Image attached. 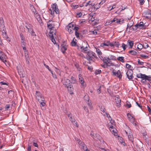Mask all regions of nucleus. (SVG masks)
Returning <instances> with one entry per match:
<instances>
[{
    "mask_svg": "<svg viewBox=\"0 0 151 151\" xmlns=\"http://www.w3.org/2000/svg\"><path fill=\"white\" fill-rule=\"evenodd\" d=\"M62 83L65 87L67 88L68 91L70 92V94H73V87L69 79L64 77L62 78Z\"/></svg>",
    "mask_w": 151,
    "mask_h": 151,
    "instance_id": "nucleus-2",
    "label": "nucleus"
},
{
    "mask_svg": "<svg viewBox=\"0 0 151 151\" xmlns=\"http://www.w3.org/2000/svg\"><path fill=\"white\" fill-rule=\"evenodd\" d=\"M95 53L92 51H90L87 52V54L85 57L88 60H89L90 63V61L94 62V58H95Z\"/></svg>",
    "mask_w": 151,
    "mask_h": 151,
    "instance_id": "nucleus-4",
    "label": "nucleus"
},
{
    "mask_svg": "<svg viewBox=\"0 0 151 151\" xmlns=\"http://www.w3.org/2000/svg\"><path fill=\"white\" fill-rule=\"evenodd\" d=\"M36 97L38 101H45L44 98L43 97L41 93L39 91H36Z\"/></svg>",
    "mask_w": 151,
    "mask_h": 151,
    "instance_id": "nucleus-9",
    "label": "nucleus"
},
{
    "mask_svg": "<svg viewBox=\"0 0 151 151\" xmlns=\"http://www.w3.org/2000/svg\"><path fill=\"white\" fill-rule=\"evenodd\" d=\"M0 27L1 28V31L2 32H6V29L4 25L0 26Z\"/></svg>",
    "mask_w": 151,
    "mask_h": 151,
    "instance_id": "nucleus-29",
    "label": "nucleus"
},
{
    "mask_svg": "<svg viewBox=\"0 0 151 151\" xmlns=\"http://www.w3.org/2000/svg\"><path fill=\"white\" fill-rule=\"evenodd\" d=\"M147 106L148 110L149 112V113L150 114H151V109L150 108V107L149 106Z\"/></svg>",
    "mask_w": 151,
    "mask_h": 151,
    "instance_id": "nucleus-64",
    "label": "nucleus"
},
{
    "mask_svg": "<svg viewBox=\"0 0 151 151\" xmlns=\"http://www.w3.org/2000/svg\"><path fill=\"white\" fill-rule=\"evenodd\" d=\"M117 60L122 63L124 62V58L123 57H118L117 58Z\"/></svg>",
    "mask_w": 151,
    "mask_h": 151,
    "instance_id": "nucleus-26",
    "label": "nucleus"
},
{
    "mask_svg": "<svg viewBox=\"0 0 151 151\" xmlns=\"http://www.w3.org/2000/svg\"><path fill=\"white\" fill-rule=\"evenodd\" d=\"M143 15L147 18H149L151 16V12L147 10L144 12Z\"/></svg>",
    "mask_w": 151,
    "mask_h": 151,
    "instance_id": "nucleus-15",
    "label": "nucleus"
},
{
    "mask_svg": "<svg viewBox=\"0 0 151 151\" xmlns=\"http://www.w3.org/2000/svg\"><path fill=\"white\" fill-rule=\"evenodd\" d=\"M137 77L138 78H142V81L144 80L145 81L146 80L150 81L151 80V76H147L145 74H143L141 73H139L137 75Z\"/></svg>",
    "mask_w": 151,
    "mask_h": 151,
    "instance_id": "nucleus-8",
    "label": "nucleus"
},
{
    "mask_svg": "<svg viewBox=\"0 0 151 151\" xmlns=\"http://www.w3.org/2000/svg\"><path fill=\"white\" fill-rule=\"evenodd\" d=\"M106 2V0H102L100 2L99 4V5H101L104 3Z\"/></svg>",
    "mask_w": 151,
    "mask_h": 151,
    "instance_id": "nucleus-62",
    "label": "nucleus"
},
{
    "mask_svg": "<svg viewBox=\"0 0 151 151\" xmlns=\"http://www.w3.org/2000/svg\"><path fill=\"white\" fill-rule=\"evenodd\" d=\"M71 80L74 81V82H73V83H76V79L74 77H73V76H72L71 78Z\"/></svg>",
    "mask_w": 151,
    "mask_h": 151,
    "instance_id": "nucleus-55",
    "label": "nucleus"
},
{
    "mask_svg": "<svg viewBox=\"0 0 151 151\" xmlns=\"http://www.w3.org/2000/svg\"><path fill=\"white\" fill-rule=\"evenodd\" d=\"M126 67L127 68L129 69L131 68L132 66L129 64L127 63L126 65Z\"/></svg>",
    "mask_w": 151,
    "mask_h": 151,
    "instance_id": "nucleus-60",
    "label": "nucleus"
},
{
    "mask_svg": "<svg viewBox=\"0 0 151 151\" xmlns=\"http://www.w3.org/2000/svg\"><path fill=\"white\" fill-rule=\"evenodd\" d=\"M99 134H93V137H92L94 139H98V137L99 136Z\"/></svg>",
    "mask_w": 151,
    "mask_h": 151,
    "instance_id": "nucleus-37",
    "label": "nucleus"
},
{
    "mask_svg": "<svg viewBox=\"0 0 151 151\" xmlns=\"http://www.w3.org/2000/svg\"><path fill=\"white\" fill-rule=\"evenodd\" d=\"M79 29L78 27H77V28L75 31V35L77 38L79 37V33L78 31V30Z\"/></svg>",
    "mask_w": 151,
    "mask_h": 151,
    "instance_id": "nucleus-27",
    "label": "nucleus"
},
{
    "mask_svg": "<svg viewBox=\"0 0 151 151\" xmlns=\"http://www.w3.org/2000/svg\"><path fill=\"white\" fill-rule=\"evenodd\" d=\"M127 43L128 44V45L129 46V48H132L133 45H134V42H133L132 41H130V40H128L127 41Z\"/></svg>",
    "mask_w": 151,
    "mask_h": 151,
    "instance_id": "nucleus-21",
    "label": "nucleus"
},
{
    "mask_svg": "<svg viewBox=\"0 0 151 151\" xmlns=\"http://www.w3.org/2000/svg\"><path fill=\"white\" fill-rule=\"evenodd\" d=\"M101 70H97L95 71V73L96 74H100L101 73Z\"/></svg>",
    "mask_w": 151,
    "mask_h": 151,
    "instance_id": "nucleus-48",
    "label": "nucleus"
},
{
    "mask_svg": "<svg viewBox=\"0 0 151 151\" xmlns=\"http://www.w3.org/2000/svg\"><path fill=\"white\" fill-rule=\"evenodd\" d=\"M99 5H99V4H96L95 5V6H94V9H98L100 7Z\"/></svg>",
    "mask_w": 151,
    "mask_h": 151,
    "instance_id": "nucleus-46",
    "label": "nucleus"
},
{
    "mask_svg": "<svg viewBox=\"0 0 151 151\" xmlns=\"http://www.w3.org/2000/svg\"><path fill=\"white\" fill-rule=\"evenodd\" d=\"M143 47V45L142 44L139 43L137 45V48L138 49H142Z\"/></svg>",
    "mask_w": 151,
    "mask_h": 151,
    "instance_id": "nucleus-33",
    "label": "nucleus"
},
{
    "mask_svg": "<svg viewBox=\"0 0 151 151\" xmlns=\"http://www.w3.org/2000/svg\"><path fill=\"white\" fill-rule=\"evenodd\" d=\"M126 106H127V108H130L131 107V106L129 102H127L126 105Z\"/></svg>",
    "mask_w": 151,
    "mask_h": 151,
    "instance_id": "nucleus-42",
    "label": "nucleus"
},
{
    "mask_svg": "<svg viewBox=\"0 0 151 151\" xmlns=\"http://www.w3.org/2000/svg\"><path fill=\"white\" fill-rule=\"evenodd\" d=\"M2 35L3 36L4 39L8 41L9 42L10 41V40L9 39V38L7 35L6 31L4 32H2Z\"/></svg>",
    "mask_w": 151,
    "mask_h": 151,
    "instance_id": "nucleus-18",
    "label": "nucleus"
},
{
    "mask_svg": "<svg viewBox=\"0 0 151 151\" xmlns=\"http://www.w3.org/2000/svg\"><path fill=\"white\" fill-rule=\"evenodd\" d=\"M25 40H21V46L22 47L25 46L26 45V43L25 42Z\"/></svg>",
    "mask_w": 151,
    "mask_h": 151,
    "instance_id": "nucleus-40",
    "label": "nucleus"
},
{
    "mask_svg": "<svg viewBox=\"0 0 151 151\" xmlns=\"http://www.w3.org/2000/svg\"><path fill=\"white\" fill-rule=\"evenodd\" d=\"M30 9L32 12L34 13L35 15H36L37 14V13L36 12V10L35 9L34 6L32 5H30Z\"/></svg>",
    "mask_w": 151,
    "mask_h": 151,
    "instance_id": "nucleus-20",
    "label": "nucleus"
},
{
    "mask_svg": "<svg viewBox=\"0 0 151 151\" xmlns=\"http://www.w3.org/2000/svg\"><path fill=\"white\" fill-rule=\"evenodd\" d=\"M0 26H2L4 25V21L3 18L2 17L0 18Z\"/></svg>",
    "mask_w": 151,
    "mask_h": 151,
    "instance_id": "nucleus-38",
    "label": "nucleus"
},
{
    "mask_svg": "<svg viewBox=\"0 0 151 151\" xmlns=\"http://www.w3.org/2000/svg\"><path fill=\"white\" fill-rule=\"evenodd\" d=\"M84 99L86 102L89 100V97L88 96H85L84 97Z\"/></svg>",
    "mask_w": 151,
    "mask_h": 151,
    "instance_id": "nucleus-39",
    "label": "nucleus"
},
{
    "mask_svg": "<svg viewBox=\"0 0 151 151\" xmlns=\"http://www.w3.org/2000/svg\"><path fill=\"white\" fill-rule=\"evenodd\" d=\"M24 52L26 61V63L27 64H29V58L28 55V52L27 51H25V52Z\"/></svg>",
    "mask_w": 151,
    "mask_h": 151,
    "instance_id": "nucleus-17",
    "label": "nucleus"
},
{
    "mask_svg": "<svg viewBox=\"0 0 151 151\" xmlns=\"http://www.w3.org/2000/svg\"><path fill=\"white\" fill-rule=\"evenodd\" d=\"M112 72L114 75L116 76L119 79L122 78V75L121 73V72L119 70H118L117 71L115 72V70H114L112 71Z\"/></svg>",
    "mask_w": 151,
    "mask_h": 151,
    "instance_id": "nucleus-11",
    "label": "nucleus"
},
{
    "mask_svg": "<svg viewBox=\"0 0 151 151\" xmlns=\"http://www.w3.org/2000/svg\"><path fill=\"white\" fill-rule=\"evenodd\" d=\"M111 43L110 42V41H107L106 42H105L101 43L100 46L101 47H104V46H110V44Z\"/></svg>",
    "mask_w": 151,
    "mask_h": 151,
    "instance_id": "nucleus-19",
    "label": "nucleus"
},
{
    "mask_svg": "<svg viewBox=\"0 0 151 151\" xmlns=\"http://www.w3.org/2000/svg\"><path fill=\"white\" fill-rule=\"evenodd\" d=\"M27 150L28 151H31V146L29 145H28V146Z\"/></svg>",
    "mask_w": 151,
    "mask_h": 151,
    "instance_id": "nucleus-63",
    "label": "nucleus"
},
{
    "mask_svg": "<svg viewBox=\"0 0 151 151\" xmlns=\"http://www.w3.org/2000/svg\"><path fill=\"white\" fill-rule=\"evenodd\" d=\"M78 78L79 82L81 83L83 87H85L86 86V83L84 82L83 78L82 76V75L80 74L78 75Z\"/></svg>",
    "mask_w": 151,
    "mask_h": 151,
    "instance_id": "nucleus-13",
    "label": "nucleus"
},
{
    "mask_svg": "<svg viewBox=\"0 0 151 151\" xmlns=\"http://www.w3.org/2000/svg\"><path fill=\"white\" fill-rule=\"evenodd\" d=\"M70 113L69 114H67L68 117H70V121L72 123H73L75 122V119L74 118V117H72L71 116H70Z\"/></svg>",
    "mask_w": 151,
    "mask_h": 151,
    "instance_id": "nucleus-22",
    "label": "nucleus"
},
{
    "mask_svg": "<svg viewBox=\"0 0 151 151\" xmlns=\"http://www.w3.org/2000/svg\"><path fill=\"white\" fill-rule=\"evenodd\" d=\"M51 8L52 9H49L51 15L54 16L55 12L56 14H59L60 13V11L58 8V5L56 3L52 4Z\"/></svg>",
    "mask_w": 151,
    "mask_h": 151,
    "instance_id": "nucleus-3",
    "label": "nucleus"
},
{
    "mask_svg": "<svg viewBox=\"0 0 151 151\" xmlns=\"http://www.w3.org/2000/svg\"><path fill=\"white\" fill-rule=\"evenodd\" d=\"M106 114V115L107 117L110 120V119H111V118L110 117V116L109 114L107 113L106 112H105Z\"/></svg>",
    "mask_w": 151,
    "mask_h": 151,
    "instance_id": "nucleus-59",
    "label": "nucleus"
},
{
    "mask_svg": "<svg viewBox=\"0 0 151 151\" xmlns=\"http://www.w3.org/2000/svg\"><path fill=\"white\" fill-rule=\"evenodd\" d=\"M120 20H119L117 18H114L113 19H112L111 21V22H110V24H111L112 23L115 22V21H116V23H120ZM120 24H121L120 23Z\"/></svg>",
    "mask_w": 151,
    "mask_h": 151,
    "instance_id": "nucleus-23",
    "label": "nucleus"
},
{
    "mask_svg": "<svg viewBox=\"0 0 151 151\" xmlns=\"http://www.w3.org/2000/svg\"><path fill=\"white\" fill-rule=\"evenodd\" d=\"M55 22L52 20H49L47 22V27L50 29L49 32V36L52 41L54 44H56L54 37L56 36V29L55 27Z\"/></svg>",
    "mask_w": 151,
    "mask_h": 151,
    "instance_id": "nucleus-1",
    "label": "nucleus"
},
{
    "mask_svg": "<svg viewBox=\"0 0 151 151\" xmlns=\"http://www.w3.org/2000/svg\"><path fill=\"white\" fill-rule=\"evenodd\" d=\"M96 52L99 55H101L102 54V52H101L100 51V50L98 49L96 50Z\"/></svg>",
    "mask_w": 151,
    "mask_h": 151,
    "instance_id": "nucleus-52",
    "label": "nucleus"
},
{
    "mask_svg": "<svg viewBox=\"0 0 151 151\" xmlns=\"http://www.w3.org/2000/svg\"><path fill=\"white\" fill-rule=\"evenodd\" d=\"M120 45V43L118 41H113L110 44V47H114L115 46L116 47L118 48Z\"/></svg>",
    "mask_w": 151,
    "mask_h": 151,
    "instance_id": "nucleus-14",
    "label": "nucleus"
},
{
    "mask_svg": "<svg viewBox=\"0 0 151 151\" xmlns=\"http://www.w3.org/2000/svg\"><path fill=\"white\" fill-rule=\"evenodd\" d=\"M100 58L103 61L104 63H105V57H104L102 56L101 55H100L99 56Z\"/></svg>",
    "mask_w": 151,
    "mask_h": 151,
    "instance_id": "nucleus-41",
    "label": "nucleus"
},
{
    "mask_svg": "<svg viewBox=\"0 0 151 151\" xmlns=\"http://www.w3.org/2000/svg\"><path fill=\"white\" fill-rule=\"evenodd\" d=\"M139 2V4L140 5H143L145 3V1L144 0H138Z\"/></svg>",
    "mask_w": 151,
    "mask_h": 151,
    "instance_id": "nucleus-54",
    "label": "nucleus"
},
{
    "mask_svg": "<svg viewBox=\"0 0 151 151\" xmlns=\"http://www.w3.org/2000/svg\"><path fill=\"white\" fill-rule=\"evenodd\" d=\"M138 27V25L137 24L134 26L132 28V29L133 31H135L137 29Z\"/></svg>",
    "mask_w": 151,
    "mask_h": 151,
    "instance_id": "nucleus-34",
    "label": "nucleus"
},
{
    "mask_svg": "<svg viewBox=\"0 0 151 151\" xmlns=\"http://www.w3.org/2000/svg\"><path fill=\"white\" fill-rule=\"evenodd\" d=\"M100 109L101 111L104 113L106 111V109L103 106H101Z\"/></svg>",
    "mask_w": 151,
    "mask_h": 151,
    "instance_id": "nucleus-53",
    "label": "nucleus"
},
{
    "mask_svg": "<svg viewBox=\"0 0 151 151\" xmlns=\"http://www.w3.org/2000/svg\"><path fill=\"white\" fill-rule=\"evenodd\" d=\"M44 101H39L40 104V106L41 108L45 106L46 104L44 102Z\"/></svg>",
    "mask_w": 151,
    "mask_h": 151,
    "instance_id": "nucleus-32",
    "label": "nucleus"
},
{
    "mask_svg": "<svg viewBox=\"0 0 151 151\" xmlns=\"http://www.w3.org/2000/svg\"><path fill=\"white\" fill-rule=\"evenodd\" d=\"M62 52L63 53H64L65 50H67V47L65 45H63L61 46V48Z\"/></svg>",
    "mask_w": 151,
    "mask_h": 151,
    "instance_id": "nucleus-28",
    "label": "nucleus"
},
{
    "mask_svg": "<svg viewBox=\"0 0 151 151\" xmlns=\"http://www.w3.org/2000/svg\"><path fill=\"white\" fill-rule=\"evenodd\" d=\"M109 57L111 60H116V59L115 58V56H114L113 55H110Z\"/></svg>",
    "mask_w": 151,
    "mask_h": 151,
    "instance_id": "nucleus-47",
    "label": "nucleus"
},
{
    "mask_svg": "<svg viewBox=\"0 0 151 151\" xmlns=\"http://www.w3.org/2000/svg\"><path fill=\"white\" fill-rule=\"evenodd\" d=\"M88 45V44L87 43H86L85 42H84L82 45V46H81V51L85 53H87V51L88 50V48L87 46H86V47H85L84 46L85 45Z\"/></svg>",
    "mask_w": 151,
    "mask_h": 151,
    "instance_id": "nucleus-12",
    "label": "nucleus"
},
{
    "mask_svg": "<svg viewBox=\"0 0 151 151\" xmlns=\"http://www.w3.org/2000/svg\"><path fill=\"white\" fill-rule=\"evenodd\" d=\"M138 64L139 65H143L144 62H141L139 59H138Z\"/></svg>",
    "mask_w": 151,
    "mask_h": 151,
    "instance_id": "nucleus-49",
    "label": "nucleus"
},
{
    "mask_svg": "<svg viewBox=\"0 0 151 151\" xmlns=\"http://www.w3.org/2000/svg\"><path fill=\"white\" fill-rule=\"evenodd\" d=\"M110 58L109 57H106L105 58V63H106V61L107 62V61H109L110 60Z\"/></svg>",
    "mask_w": 151,
    "mask_h": 151,
    "instance_id": "nucleus-56",
    "label": "nucleus"
},
{
    "mask_svg": "<svg viewBox=\"0 0 151 151\" xmlns=\"http://www.w3.org/2000/svg\"><path fill=\"white\" fill-rule=\"evenodd\" d=\"M35 17L39 23L40 24L42 23V20L41 18H40V16L38 14L37 15H35Z\"/></svg>",
    "mask_w": 151,
    "mask_h": 151,
    "instance_id": "nucleus-25",
    "label": "nucleus"
},
{
    "mask_svg": "<svg viewBox=\"0 0 151 151\" xmlns=\"http://www.w3.org/2000/svg\"><path fill=\"white\" fill-rule=\"evenodd\" d=\"M20 38H21V40H25L24 39V36L23 35V34L22 33H20Z\"/></svg>",
    "mask_w": 151,
    "mask_h": 151,
    "instance_id": "nucleus-50",
    "label": "nucleus"
},
{
    "mask_svg": "<svg viewBox=\"0 0 151 151\" xmlns=\"http://www.w3.org/2000/svg\"><path fill=\"white\" fill-rule=\"evenodd\" d=\"M113 126L109 128V130L111 132H115L114 131V129L113 128Z\"/></svg>",
    "mask_w": 151,
    "mask_h": 151,
    "instance_id": "nucleus-57",
    "label": "nucleus"
},
{
    "mask_svg": "<svg viewBox=\"0 0 151 151\" xmlns=\"http://www.w3.org/2000/svg\"><path fill=\"white\" fill-rule=\"evenodd\" d=\"M127 116H128V118L130 121L131 119L132 118H133V117L130 114H129V113L127 114Z\"/></svg>",
    "mask_w": 151,
    "mask_h": 151,
    "instance_id": "nucleus-45",
    "label": "nucleus"
},
{
    "mask_svg": "<svg viewBox=\"0 0 151 151\" xmlns=\"http://www.w3.org/2000/svg\"><path fill=\"white\" fill-rule=\"evenodd\" d=\"M133 71L131 69H129L127 71L126 73L127 77L130 80L133 79Z\"/></svg>",
    "mask_w": 151,
    "mask_h": 151,
    "instance_id": "nucleus-10",
    "label": "nucleus"
},
{
    "mask_svg": "<svg viewBox=\"0 0 151 151\" xmlns=\"http://www.w3.org/2000/svg\"><path fill=\"white\" fill-rule=\"evenodd\" d=\"M24 25L25 27L28 29V32L30 33L31 35L36 36V35L34 31L33 26L31 24L25 23Z\"/></svg>",
    "mask_w": 151,
    "mask_h": 151,
    "instance_id": "nucleus-6",
    "label": "nucleus"
},
{
    "mask_svg": "<svg viewBox=\"0 0 151 151\" xmlns=\"http://www.w3.org/2000/svg\"><path fill=\"white\" fill-rule=\"evenodd\" d=\"M136 104L139 106L140 109H142V106L141 103H138L137 101L136 102Z\"/></svg>",
    "mask_w": 151,
    "mask_h": 151,
    "instance_id": "nucleus-35",
    "label": "nucleus"
},
{
    "mask_svg": "<svg viewBox=\"0 0 151 151\" xmlns=\"http://www.w3.org/2000/svg\"><path fill=\"white\" fill-rule=\"evenodd\" d=\"M5 56L4 53L2 52H0V58H3V57H5Z\"/></svg>",
    "mask_w": 151,
    "mask_h": 151,
    "instance_id": "nucleus-43",
    "label": "nucleus"
},
{
    "mask_svg": "<svg viewBox=\"0 0 151 151\" xmlns=\"http://www.w3.org/2000/svg\"><path fill=\"white\" fill-rule=\"evenodd\" d=\"M134 22L132 21H130L127 25V29L128 28H131V26L133 25Z\"/></svg>",
    "mask_w": 151,
    "mask_h": 151,
    "instance_id": "nucleus-30",
    "label": "nucleus"
},
{
    "mask_svg": "<svg viewBox=\"0 0 151 151\" xmlns=\"http://www.w3.org/2000/svg\"><path fill=\"white\" fill-rule=\"evenodd\" d=\"M77 27L75 24L71 23L66 26V29L70 34H71L73 32L74 30H75Z\"/></svg>",
    "mask_w": 151,
    "mask_h": 151,
    "instance_id": "nucleus-5",
    "label": "nucleus"
},
{
    "mask_svg": "<svg viewBox=\"0 0 151 151\" xmlns=\"http://www.w3.org/2000/svg\"><path fill=\"white\" fill-rule=\"evenodd\" d=\"M115 102L116 104V106L118 108L121 106L120 102L121 100L120 98L118 97H116L115 98Z\"/></svg>",
    "mask_w": 151,
    "mask_h": 151,
    "instance_id": "nucleus-16",
    "label": "nucleus"
},
{
    "mask_svg": "<svg viewBox=\"0 0 151 151\" xmlns=\"http://www.w3.org/2000/svg\"><path fill=\"white\" fill-rule=\"evenodd\" d=\"M88 19L89 21H90L92 22L94 21L95 20L94 17H93V16L91 14L88 15Z\"/></svg>",
    "mask_w": 151,
    "mask_h": 151,
    "instance_id": "nucleus-24",
    "label": "nucleus"
},
{
    "mask_svg": "<svg viewBox=\"0 0 151 151\" xmlns=\"http://www.w3.org/2000/svg\"><path fill=\"white\" fill-rule=\"evenodd\" d=\"M129 53L132 55H135L137 54V52L133 50H130L129 51Z\"/></svg>",
    "mask_w": 151,
    "mask_h": 151,
    "instance_id": "nucleus-31",
    "label": "nucleus"
},
{
    "mask_svg": "<svg viewBox=\"0 0 151 151\" xmlns=\"http://www.w3.org/2000/svg\"><path fill=\"white\" fill-rule=\"evenodd\" d=\"M0 83L1 84V85H6L7 86L8 85V83H6V82H4L3 81H1L0 82Z\"/></svg>",
    "mask_w": 151,
    "mask_h": 151,
    "instance_id": "nucleus-61",
    "label": "nucleus"
},
{
    "mask_svg": "<svg viewBox=\"0 0 151 151\" xmlns=\"http://www.w3.org/2000/svg\"><path fill=\"white\" fill-rule=\"evenodd\" d=\"M143 47L145 49H146L149 47V45L146 43H145V44H143Z\"/></svg>",
    "mask_w": 151,
    "mask_h": 151,
    "instance_id": "nucleus-58",
    "label": "nucleus"
},
{
    "mask_svg": "<svg viewBox=\"0 0 151 151\" xmlns=\"http://www.w3.org/2000/svg\"><path fill=\"white\" fill-rule=\"evenodd\" d=\"M76 42L73 40L71 42V44L72 46H75L76 45Z\"/></svg>",
    "mask_w": 151,
    "mask_h": 151,
    "instance_id": "nucleus-51",
    "label": "nucleus"
},
{
    "mask_svg": "<svg viewBox=\"0 0 151 151\" xmlns=\"http://www.w3.org/2000/svg\"><path fill=\"white\" fill-rule=\"evenodd\" d=\"M138 27H142L144 26V24L142 22H140L139 24H137Z\"/></svg>",
    "mask_w": 151,
    "mask_h": 151,
    "instance_id": "nucleus-44",
    "label": "nucleus"
},
{
    "mask_svg": "<svg viewBox=\"0 0 151 151\" xmlns=\"http://www.w3.org/2000/svg\"><path fill=\"white\" fill-rule=\"evenodd\" d=\"M127 45H125L124 43H123L122 44V46L121 47L123 48V50H125L126 49L127 47Z\"/></svg>",
    "mask_w": 151,
    "mask_h": 151,
    "instance_id": "nucleus-36",
    "label": "nucleus"
},
{
    "mask_svg": "<svg viewBox=\"0 0 151 151\" xmlns=\"http://www.w3.org/2000/svg\"><path fill=\"white\" fill-rule=\"evenodd\" d=\"M125 131L127 134L128 135V138L129 140L133 143V145H134V138L132 135V132H131L130 129L129 127H128L126 129V130H125Z\"/></svg>",
    "mask_w": 151,
    "mask_h": 151,
    "instance_id": "nucleus-7",
    "label": "nucleus"
}]
</instances>
